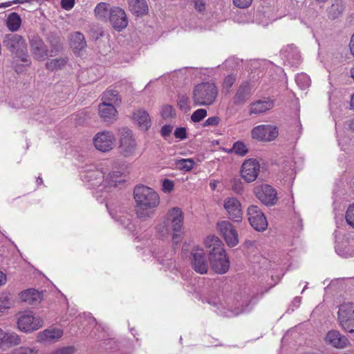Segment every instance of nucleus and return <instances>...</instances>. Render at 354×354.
I'll return each instance as SVG.
<instances>
[{
    "label": "nucleus",
    "mask_w": 354,
    "mask_h": 354,
    "mask_svg": "<svg viewBox=\"0 0 354 354\" xmlns=\"http://www.w3.org/2000/svg\"><path fill=\"white\" fill-rule=\"evenodd\" d=\"M338 319L342 328L351 334H354V304L348 302L340 305Z\"/></svg>",
    "instance_id": "nucleus-7"
},
{
    "label": "nucleus",
    "mask_w": 354,
    "mask_h": 354,
    "mask_svg": "<svg viewBox=\"0 0 354 354\" xmlns=\"http://www.w3.org/2000/svg\"><path fill=\"white\" fill-rule=\"evenodd\" d=\"M109 21L112 26L118 30L125 28L128 24L124 10L119 7L110 9Z\"/></svg>",
    "instance_id": "nucleus-19"
},
{
    "label": "nucleus",
    "mask_w": 354,
    "mask_h": 354,
    "mask_svg": "<svg viewBox=\"0 0 354 354\" xmlns=\"http://www.w3.org/2000/svg\"><path fill=\"white\" fill-rule=\"evenodd\" d=\"M230 63H232V69H236L238 66V63L236 62V60L232 58V59L227 60L225 64L226 66H227L230 64Z\"/></svg>",
    "instance_id": "nucleus-59"
},
{
    "label": "nucleus",
    "mask_w": 354,
    "mask_h": 354,
    "mask_svg": "<svg viewBox=\"0 0 354 354\" xmlns=\"http://www.w3.org/2000/svg\"><path fill=\"white\" fill-rule=\"evenodd\" d=\"M195 8L199 12H202L205 8V0H194Z\"/></svg>",
    "instance_id": "nucleus-57"
},
{
    "label": "nucleus",
    "mask_w": 354,
    "mask_h": 354,
    "mask_svg": "<svg viewBox=\"0 0 354 354\" xmlns=\"http://www.w3.org/2000/svg\"><path fill=\"white\" fill-rule=\"evenodd\" d=\"M252 2V0H233L234 5L239 8H248Z\"/></svg>",
    "instance_id": "nucleus-53"
},
{
    "label": "nucleus",
    "mask_w": 354,
    "mask_h": 354,
    "mask_svg": "<svg viewBox=\"0 0 354 354\" xmlns=\"http://www.w3.org/2000/svg\"><path fill=\"white\" fill-rule=\"evenodd\" d=\"M216 95L217 88L213 83L199 84L193 91V100L196 105H210L214 102Z\"/></svg>",
    "instance_id": "nucleus-6"
},
{
    "label": "nucleus",
    "mask_w": 354,
    "mask_h": 354,
    "mask_svg": "<svg viewBox=\"0 0 354 354\" xmlns=\"http://www.w3.org/2000/svg\"><path fill=\"white\" fill-rule=\"evenodd\" d=\"M102 102L111 104H118L120 100L119 98L118 92L115 90H107L103 93Z\"/></svg>",
    "instance_id": "nucleus-36"
},
{
    "label": "nucleus",
    "mask_w": 354,
    "mask_h": 354,
    "mask_svg": "<svg viewBox=\"0 0 354 354\" xmlns=\"http://www.w3.org/2000/svg\"><path fill=\"white\" fill-rule=\"evenodd\" d=\"M81 178L83 181L89 183L93 187H97L100 190L102 189L100 187H102L101 183L103 181L104 175L102 171L95 168L83 172L81 174Z\"/></svg>",
    "instance_id": "nucleus-21"
},
{
    "label": "nucleus",
    "mask_w": 354,
    "mask_h": 354,
    "mask_svg": "<svg viewBox=\"0 0 354 354\" xmlns=\"http://www.w3.org/2000/svg\"><path fill=\"white\" fill-rule=\"evenodd\" d=\"M252 93L251 83L244 81L235 89L231 102L235 106H243L252 97Z\"/></svg>",
    "instance_id": "nucleus-11"
},
{
    "label": "nucleus",
    "mask_w": 354,
    "mask_h": 354,
    "mask_svg": "<svg viewBox=\"0 0 354 354\" xmlns=\"http://www.w3.org/2000/svg\"><path fill=\"white\" fill-rule=\"evenodd\" d=\"M351 106L352 109H354V93L351 96Z\"/></svg>",
    "instance_id": "nucleus-64"
},
{
    "label": "nucleus",
    "mask_w": 354,
    "mask_h": 354,
    "mask_svg": "<svg viewBox=\"0 0 354 354\" xmlns=\"http://www.w3.org/2000/svg\"><path fill=\"white\" fill-rule=\"evenodd\" d=\"M14 304L13 297L8 292L0 294V311L10 308Z\"/></svg>",
    "instance_id": "nucleus-39"
},
{
    "label": "nucleus",
    "mask_w": 354,
    "mask_h": 354,
    "mask_svg": "<svg viewBox=\"0 0 354 354\" xmlns=\"http://www.w3.org/2000/svg\"><path fill=\"white\" fill-rule=\"evenodd\" d=\"M21 343V339L15 332L4 331L0 328V346H14Z\"/></svg>",
    "instance_id": "nucleus-22"
},
{
    "label": "nucleus",
    "mask_w": 354,
    "mask_h": 354,
    "mask_svg": "<svg viewBox=\"0 0 354 354\" xmlns=\"http://www.w3.org/2000/svg\"><path fill=\"white\" fill-rule=\"evenodd\" d=\"M217 229L230 247L236 246L238 243V234L232 224L228 221H222L217 224Z\"/></svg>",
    "instance_id": "nucleus-14"
},
{
    "label": "nucleus",
    "mask_w": 354,
    "mask_h": 354,
    "mask_svg": "<svg viewBox=\"0 0 354 354\" xmlns=\"http://www.w3.org/2000/svg\"><path fill=\"white\" fill-rule=\"evenodd\" d=\"M248 221L251 226L257 231H264L267 229L268 221L264 214L256 205H250L247 210Z\"/></svg>",
    "instance_id": "nucleus-10"
},
{
    "label": "nucleus",
    "mask_w": 354,
    "mask_h": 354,
    "mask_svg": "<svg viewBox=\"0 0 354 354\" xmlns=\"http://www.w3.org/2000/svg\"><path fill=\"white\" fill-rule=\"evenodd\" d=\"M133 196L137 216L143 220L151 218L153 214L154 209L160 203L158 193L147 186L140 185L135 187Z\"/></svg>",
    "instance_id": "nucleus-1"
},
{
    "label": "nucleus",
    "mask_w": 354,
    "mask_h": 354,
    "mask_svg": "<svg viewBox=\"0 0 354 354\" xmlns=\"http://www.w3.org/2000/svg\"><path fill=\"white\" fill-rule=\"evenodd\" d=\"M191 265L192 268L201 274H206L209 265L203 249L197 248L191 253Z\"/></svg>",
    "instance_id": "nucleus-15"
},
{
    "label": "nucleus",
    "mask_w": 354,
    "mask_h": 354,
    "mask_svg": "<svg viewBox=\"0 0 354 354\" xmlns=\"http://www.w3.org/2000/svg\"><path fill=\"white\" fill-rule=\"evenodd\" d=\"M177 104L178 108L185 113L191 109L189 105V97L186 94H179L178 95Z\"/></svg>",
    "instance_id": "nucleus-42"
},
{
    "label": "nucleus",
    "mask_w": 354,
    "mask_h": 354,
    "mask_svg": "<svg viewBox=\"0 0 354 354\" xmlns=\"http://www.w3.org/2000/svg\"><path fill=\"white\" fill-rule=\"evenodd\" d=\"M260 165L258 161L254 159H248L245 160L241 167V177L247 182L254 181L259 174Z\"/></svg>",
    "instance_id": "nucleus-17"
},
{
    "label": "nucleus",
    "mask_w": 354,
    "mask_h": 354,
    "mask_svg": "<svg viewBox=\"0 0 354 354\" xmlns=\"http://www.w3.org/2000/svg\"><path fill=\"white\" fill-rule=\"evenodd\" d=\"M37 351L34 347L21 346L16 349L12 354H37Z\"/></svg>",
    "instance_id": "nucleus-49"
},
{
    "label": "nucleus",
    "mask_w": 354,
    "mask_h": 354,
    "mask_svg": "<svg viewBox=\"0 0 354 354\" xmlns=\"http://www.w3.org/2000/svg\"><path fill=\"white\" fill-rule=\"evenodd\" d=\"M28 3V0H14L12 1H8L6 3H2L0 4V8H7L10 6L12 3Z\"/></svg>",
    "instance_id": "nucleus-58"
},
{
    "label": "nucleus",
    "mask_w": 354,
    "mask_h": 354,
    "mask_svg": "<svg viewBox=\"0 0 354 354\" xmlns=\"http://www.w3.org/2000/svg\"><path fill=\"white\" fill-rule=\"evenodd\" d=\"M255 302L254 301L253 295H251L246 292H243L235 296L234 301L232 305L230 304V302L227 303V310H225V308L223 304H219L220 306L217 307L218 310L217 313L223 315V317H232L237 316L241 313L250 312Z\"/></svg>",
    "instance_id": "nucleus-4"
},
{
    "label": "nucleus",
    "mask_w": 354,
    "mask_h": 354,
    "mask_svg": "<svg viewBox=\"0 0 354 354\" xmlns=\"http://www.w3.org/2000/svg\"><path fill=\"white\" fill-rule=\"evenodd\" d=\"M129 9L136 16H142L148 12V5L146 0H127Z\"/></svg>",
    "instance_id": "nucleus-26"
},
{
    "label": "nucleus",
    "mask_w": 354,
    "mask_h": 354,
    "mask_svg": "<svg viewBox=\"0 0 354 354\" xmlns=\"http://www.w3.org/2000/svg\"><path fill=\"white\" fill-rule=\"evenodd\" d=\"M274 102L272 100L264 98L257 100L250 104V113L259 114L271 109L273 107Z\"/></svg>",
    "instance_id": "nucleus-25"
},
{
    "label": "nucleus",
    "mask_w": 354,
    "mask_h": 354,
    "mask_svg": "<svg viewBox=\"0 0 354 354\" xmlns=\"http://www.w3.org/2000/svg\"><path fill=\"white\" fill-rule=\"evenodd\" d=\"M75 352L74 346H66L55 350L52 354H74Z\"/></svg>",
    "instance_id": "nucleus-51"
},
{
    "label": "nucleus",
    "mask_w": 354,
    "mask_h": 354,
    "mask_svg": "<svg viewBox=\"0 0 354 354\" xmlns=\"http://www.w3.org/2000/svg\"><path fill=\"white\" fill-rule=\"evenodd\" d=\"M295 82L301 89L306 88L310 84V79L305 73L298 74L295 77Z\"/></svg>",
    "instance_id": "nucleus-43"
},
{
    "label": "nucleus",
    "mask_w": 354,
    "mask_h": 354,
    "mask_svg": "<svg viewBox=\"0 0 354 354\" xmlns=\"http://www.w3.org/2000/svg\"><path fill=\"white\" fill-rule=\"evenodd\" d=\"M232 189L236 194H241L243 191V185L240 178H234L232 180Z\"/></svg>",
    "instance_id": "nucleus-48"
},
{
    "label": "nucleus",
    "mask_w": 354,
    "mask_h": 354,
    "mask_svg": "<svg viewBox=\"0 0 354 354\" xmlns=\"http://www.w3.org/2000/svg\"><path fill=\"white\" fill-rule=\"evenodd\" d=\"M224 208L228 214V217L234 222H240L243 218V211L241 203L234 197L227 198L224 201Z\"/></svg>",
    "instance_id": "nucleus-16"
},
{
    "label": "nucleus",
    "mask_w": 354,
    "mask_h": 354,
    "mask_svg": "<svg viewBox=\"0 0 354 354\" xmlns=\"http://www.w3.org/2000/svg\"><path fill=\"white\" fill-rule=\"evenodd\" d=\"M71 46L75 54L80 53L86 46L85 37L80 32H75L71 35Z\"/></svg>",
    "instance_id": "nucleus-29"
},
{
    "label": "nucleus",
    "mask_w": 354,
    "mask_h": 354,
    "mask_svg": "<svg viewBox=\"0 0 354 354\" xmlns=\"http://www.w3.org/2000/svg\"><path fill=\"white\" fill-rule=\"evenodd\" d=\"M21 298L23 301L33 305L42 299V294L35 289H28L21 292Z\"/></svg>",
    "instance_id": "nucleus-32"
},
{
    "label": "nucleus",
    "mask_w": 354,
    "mask_h": 354,
    "mask_svg": "<svg viewBox=\"0 0 354 354\" xmlns=\"http://www.w3.org/2000/svg\"><path fill=\"white\" fill-rule=\"evenodd\" d=\"M75 0H61V6L66 10H69L73 8Z\"/></svg>",
    "instance_id": "nucleus-56"
},
{
    "label": "nucleus",
    "mask_w": 354,
    "mask_h": 354,
    "mask_svg": "<svg viewBox=\"0 0 354 354\" xmlns=\"http://www.w3.org/2000/svg\"><path fill=\"white\" fill-rule=\"evenodd\" d=\"M3 45L21 61H28V48L26 40L21 35L15 33L6 34L2 41Z\"/></svg>",
    "instance_id": "nucleus-5"
},
{
    "label": "nucleus",
    "mask_w": 354,
    "mask_h": 354,
    "mask_svg": "<svg viewBox=\"0 0 354 354\" xmlns=\"http://www.w3.org/2000/svg\"><path fill=\"white\" fill-rule=\"evenodd\" d=\"M62 335V330L57 328H51L40 333L38 335V339L41 342H51L59 339Z\"/></svg>",
    "instance_id": "nucleus-27"
},
{
    "label": "nucleus",
    "mask_w": 354,
    "mask_h": 354,
    "mask_svg": "<svg viewBox=\"0 0 354 354\" xmlns=\"http://www.w3.org/2000/svg\"><path fill=\"white\" fill-rule=\"evenodd\" d=\"M278 130L275 126L261 124L254 127L252 137L260 141H272L278 136Z\"/></svg>",
    "instance_id": "nucleus-12"
},
{
    "label": "nucleus",
    "mask_w": 354,
    "mask_h": 354,
    "mask_svg": "<svg viewBox=\"0 0 354 354\" xmlns=\"http://www.w3.org/2000/svg\"><path fill=\"white\" fill-rule=\"evenodd\" d=\"M232 152H234L237 155L243 156L248 152V149L246 145L243 142L237 141L233 145L232 149L229 150V153Z\"/></svg>",
    "instance_id": "nucleus-41"
},
{
    "label": "nucleus",
    "mask_w": 354,
    "mask_h": 354,
    "mask_svg": "<svg viewBox=\"0 0 354 354\" xmlns=\"http://www.w3.org/2000/svg\"><path fill=\"white\" fill-rule=\"evenodd\" d=\"M209 254V261L212 270L218 274L227 272L230 268V261L223 248L221 241L216 236H209L205 241Z\"/></svg>",
    "instance_id": "nucleus-2"
},
{
    "label": "nucleus",
    "mask_w": 354,
    "mask_h": 354,
    "mask_svg": "<svg viewBox=\"0 0 354 354\" xmlns=\"http://www.w3.org/2000/svg\"><path fill=\"white\" fill-rule=\"evenodd\" d=\"M120 133V152L124 156H129L134 153L136 149V142L132 131L123 127L119 129Z\"/></svg>",
    "instance_id": "nucleus-9"
},
{
    "label": "nucleus",
    "mask_w": 354,
    "mask_h": 354,
    "mask_svg": "<svg viewBox=\"0 0 354 354\" xmlns=\"http://www.w3.org/2000/svg\"><path fill=\"white\" fill-rule=\"evenodd\" d=\"M161 115L165 119L173 118L175 115V110L171 105H164L162 108Z\"/></svg>",
    "instance_id": "nucleus-46"
},
{
    "label": "nucleus",
    "mask_w": 354,
    "mask_h": 354,
    "mask_svg": "<svg viewBox=\"0 0 354 354\" xmlns=\"http://www.w3.org/2000/svg\"><path fill=\"white\" fill-rule=\"evenodd\" d=\"M349 46H350L351 53L354 55V32L351 37Z\"/></svg>",
    "instance_id": "nucleus-61"
},
{
    "label": "nucleus",
    "mask_w": 354,
    "mask_h": 354,
    "mask_svg": "<svg viewBox=\"0 0 354 354\" xmlns=\"http://www.w3.org/2000/svg\"><path fill=\"white\" fill-rule=\"evenodd\" d=\"M255 194L257 198L267 206L273 205L277 201V192L269 185H263L257 187Z\"/></svg>",
    "instance_id": "nucleus-18"
},
{
    "label": "nucleus",
    "mask_w": 354,
    "mask_h": 354,
    "mask_svg": "<svg viewBox=\"0 0 354 354\" xmlns=\"http://www.w3.org/2000/svg\"><path fill=\"white\" fill-rule=\"evenodd\" d=\"M21 25V19L17 12H11L7 18L6 26L12 32L17 31Z\"/></svg>",
    "instance_id": "nucleus-34"
},
{
    "label": "nucleus",
    "mask_w": 354,
    "mask_h": 354,
    "mask_svg": "<svg viewBox=\"0 0 354 354\" xmlns=\"http://www.w3.org/2000/svg\"><path fill=\"white\" fill-rule=\"evenodd\" d=\"M133 119L139 128L143 131H147L151 122L149 113L144 109H138L133 113Z\"/></svg>",
    "instance_id": "nucleus-23"
},
{
    "label": "nucleus",
    "mask_w": 354,
    "mask_h": 354,
    "mask_svg": "<svg viewBox=\"0 0 354 354\" xmlns=\"http://www.w3.org/2000/svg\"><path fill=\"white\" fill-rule=\"evenodd\" d=\"M221 122V118L218 116H212L208 118L203 124V127H216Z\"/></svg>",
    "instance_id": "nucleus-50"
},
{
    "label": "nucleus",
    "mask_w": 354,
    "mask_h": 354,
    "mask_svg": "<svg viewBox=\"0 0 354 354\" xmlns=\"http://www.w3.org/2000/svg\"><path fill=\"white\" fill-rule=\"evenodd\" d=\"M117 111L113 104L101 103L99 105V114L104 122H111L115 120Z\"/></svg>",
    "instance_id": "nucleus-28"
},
{
    "label": "nucleus",
    "mask_w": 354,
    "mask_h": 354,
    "mask_svg": "<svg viewBox=\"0 0 354 354\" xmlns=\"http://www.w3.org/2000/svg\"><path fill=\"white\" fill-rule=\"evenodd\" d=\"M183 225V213L180 208L174 207L167 212L165 220L158 225L157 230L162 238L173 232V244L178 245L183 238L180 233Z\"/></svg>",
    "instance_id": "nucleus-3"
},
{
    "label": "nucleus",
    "mask_w": 354,
    "mask_h": 354,
    "mask_svg": "<svg viewBox=\"0 0 354 354\" xmlns=\"http://www.w3.org/2000/svg\"><path fill=\"white\" fill-rule=\"evenodd\" d=\"M174 182L169 179H165L162 181V189L165 192H170L174 189Z\"/></svg>",
    "instance_id": "nucleus-54"
},
{
    "label": "nucleus",
    "mask_w": 354,
    "mask_h": 354,
    "mask_svg": "<svg viewBox=\"0 0 354 354\" xmlns=\"http://www.w3.org/2000/svg\"><path fill=\"white\" fill-rule=\"evenodd\" d=\"M115 140L113 133L111 131H103L98 132L93 138V144L96 149L107 152L113 149Z\"/></svg>",
    "instance_id": "nucleus-13"
},
{
    "label": "nucleus",
    "mask_w": 354,
    "mask_h": 354,
    "mask_svg": "<svg viewBox=\"0 0 354 354\" xmlns=\"http://www.w3.org/2000/svg\"><path fill=\"white\" fill-rule=\"evenodd\" d=\"M284 56L292 66H297L300 63L301 55L297 48L293 45L287 47L284 51Z\"/></svg>",
    "instance_id": "nucleus-33"
},
{
    "label": "nucleus",
    "mask_w": 354,
    "mask_h": 354,
    "mask_svg": "<svg viewBox=\"0 0 354 354\" xmlns=\"http://www.w3.org/2000/svg\"><path fill=\"white\" fill-rule=\"evenodd\" d=\"M174 136L181 140L187 138V131L185 127H178L175 129L174 133Z\"/></svg>",
    "instance_id": "nucleus-52"
},
{
    "label": "nucleus",
    "mask_w": 354,
    "mask_h": 354,
    "mask_svg": "<svg viewBox=\"0 0 354 354\" xmlns=\"http://www.w3.org/2000/svg\"><path fill=\"white\" fill-rule=\"evenodd\" d=\"M124 176L123 173L121 171H112L109 174L106 180L105 184L103 187H116L118 184L122 183L124 182Z\"/></svg>",
    "instance_id": "nucleus-30"
},
{
    "label": "nucleus",
    "mask_w": 354,
    "mask_h": 354,
    "mask_svg": "<svg viewBox=\"0 0 354 354\" xmlns=\"http://www.w3.org/2000/svg\"><path fill=\"white\" fill-rule=\"evenodd\" d=\"M326 340L336 348H343L348 344V339L341 335L337 330L329 331L326 335Z\"/></svg>",
    "instance_id": "nucleus-24"
},
{
    "label": "nucleus",
    "mask_w": 354,
    "mask_h": 354,
    "mask_svg": "<svg viewBox=\"0 0 354 354\" xmlns=\"http://www.w3.org/2000/svg\"><path fill=\"white\" fill-rule=\"evenodd\" d=\"M118 221L120 222L122 225H124L125 227H129V225L131 224L129 219H127V221H125V219L122 220L121 216H120Z\"/></svg>",
    "instance_id": "nucleus-60"
},
{
    "label": "nucleus",
    "mask_w": 354,
    "mask_h": 354,
    "mask_svg": "<svg viewBox=\"0 0 354 354\" xmlns=\"http://www.w3.org/2000/svg\"><path fill=\"white\" fill-rule=\"evenodd\" d=\"M195 162L193 159L192 158H187V159H180L177 160L176 161V165L177 167L180 170H183L185 171H189L192 170V169L194 167Z\"/></svg>",
    "instance_id": "nucleus-40"
},
{
    "label": "nucleus",
    "mask_w": 354,
    "mask_h": 354,
    "mask_svg": "<svg viewBox=\"0 0 354 354\" xmlns=\"http://www.w3.org/2000/svg\"><path fill=\"white\" fill-rule=\"evenodd\" d=\"M6 281V275L0 271V286L4 284Z\"/></svg>",
    "instance_id": "nucleus-62"
},
{
    "label": "nucleus",
    "mask_w": 354,
    "mask_h": 354,
    "mask_svg": "<svg viewBox=\"0 0 354 354\" xmlns=\"http://www.w3.org/2000/svg\"><path fill=\"white\" fill-rule=\"evenodd\" d=\"M344 8L343 0H334L331 6L326 10L328 19L334 20L338 18L343 12Z\"/></svg>",
    "instance_id": "nucleus-31"
},
{
    "label": "nucleus",
    "mask_w": 354,
    "mask_h": 354,
    "mask_svg": "<svg viewBox=\"0 0 354 354\" xmlns=\"http://www.w3.org/2000/svg\"><path fill=\"white\" fill-rule=\"evenodd\" d=\"M347 223L354 228V203L351 205L346 213Z\"/></svg>",
    "instance_id": "nucleus-47"
},
{
    "label": "nucleus",
    "mask_w": 354,
    "mask_h": 354,
    "mask_svg": "<svg viewBox=\"0 0 354 354\" xmlns=\"http://www.w3.org/2000/svg\"><path fill=\"white\" fill-rule=\"evenodd\" d=\"M30 50L35 59L44 60L48 56V50L43 40L38 35H33L30 39Z\"/></svg>",
    "instance_id": "nucleus-20"
},
{
    "label": "nucleus",
    "mask_w": 354,
    "mask_h": 354,
    "mask_svg": "<svg viewBox=\"0 0 354 354\" xmlns=\"http://www.w3.org/2000/svg\"><path fill=\"white\" fill-rule=\"evenodd\" d=\"M48 41L50 44V50L48 55L50 57L55 56L62 50V44L59 38L56 36H51L48 37Z\"/></svg>",
    "instance_id": "nucleus-38"
},
{
    "label": "nucleus",
    "mask_w": 354,
    "mask_h": 354,
    "mask_svg": "<svg viewBox=\"0 0 354 354\" xmlns=\"http://www.w3.org/2000/svg\"><path fill=\"white\" fill-rule=\"evenodd\" d=\"M95 15L98 20L105 21L106 20L107 16L110 15V9L109 4L100 2L99 3L95 10H94Z\"/></svg>",
    "instance_id": "nucleus-35"
},
{
    "label": "nucleus",
    "mask_w": 354,
    "mask_h": 354,
    "mask_svg": "<svg viewBox=\"0 0 354 354\" xmlns=\"http://www.w3.org/2000/svg\"><path fill=\"white\" fill-rule=\"evenodd\" d=\"M68 62L67 57H60L57 59H53L48 61L46 63V67L50 71L62 69Z\"/></svg>",
    "instance_id": "nucleus-37"
},
{
    "label": "nucleus",
    "mask_w": 354,
    "mask_h": 354,
    "mask_svg": "<svg viewBox=\"0 0 354 354\" xmlns=\"http://www.w3.org/2000/svg\"><path fill=\"white\" fill-rule=\"evenodd\" d=\"M300 301H301V298L295 297L292 303L295 306H298L300 304Z\"/></svg>",
    "instance_id": "nucleus-63"
},
{
    "label": "nucleus",
    "mask_w": 354,
    "mask_h": 354,
    "mask_svg": "<svg viewBox=\"0 0 354 354\" xmlns=\"http://www.w3.org/2000/svg\"><path fill=\"white\" fill-rule=\"evenodd\" d=\"M207 110L205 109H199L195 111L191 115V120L193 122H199L207 116Z\"/></svg>",
    "instance_id": "nucleus-45"
},
{
    "label": "nucleus",
    "mask_w": 354,
    "mask_h": 354,
    "mask_svg": "<svg viewBox=\"0 0 354 354\" xmlns=\"http://www.w3.org/2000/svg\"><path fill=\"white\" fill-rule=\"evenodd\" d=\"M236 81V77L234 75H228L226 76L223 82V92L228 94L230 92L231 88Z\"/></svg>",
    "instance_id": "nucleus-44"
},
{
    "label": "nucleus",
    "mask_w": 354,
    "mask_h": 354,
    "mask_svg": "<svg viewBox=\"0 0 354 354\" xmlns=\"http://www.w3.org/2000/svg\"><path fill=\"white\" fill-rule=\"evenodd\" d=\"M173 127L170 124H165L161 128V135L163 138H167L170 136Z\"/></svg>",
    "instance_id": "nucleus-55"
},
{
    "label": "nucleus",
    "mask_w": 354,
    "mask_h": 354,
    "mask_svg": "<svg viewBox=\"0 0 354 354\" xmlns=\"http://www.w3.org/2000/svg\"><path fill=\"white\" fill-rule=\"evenodd\" d=\"M42 325V320L35 317L31 311H25L18 314L17 326L21 331L32 333L38 330Z\"/></svg>",
    "instance_id": "nucleus-8"
}]
</instances>
